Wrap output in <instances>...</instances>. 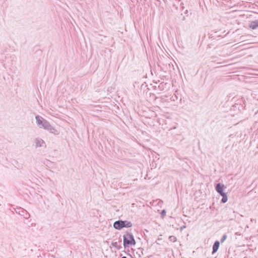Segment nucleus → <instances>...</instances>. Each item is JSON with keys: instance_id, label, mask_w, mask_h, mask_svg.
I'll return each mask as SVG.
<instances>
[{"instance_id": "obj_1", "label": "nucleus", "mask_w": 258, "mask_h": 258, "mask_svg": "<svg viewBox=\"0 0 258 258\" xmlns=\"http://www.w3.org/2000/svg\"><path fill=\"white\" fill-rule=\"evenodd\" d=\"M136 242L133 234L128 231H126L123 235V245L124 249L135 246Z\"/></svg>"}, {"instance_id": "obj_2", "label": "nucleus", "mask_w": 258, "mask_h": 258, "mask_svg": "<svg viewBox=\"0 0 258 258\" xmlns=\"http://www.w3.org/2000/svg\"><path fill=\"white\" fill-rule=\"evenodd\" d=\"M35 119L36 124L39 128H43L49 132L52 125L48 121L39 115L35 116Z\"/></svg>"}, {"instance_id": "obj_3", "label": "nucleus", "mask_w": 258, "mask_h": 258, "mask_svg": "<svg viewBox=\"0 0 258 258\" xmlns=\"http://www.w3.org/2000/svg\"><path fill=\"white\" fill-rule=\"evenodd\" d=\"M113 226L115 229L120 230L123 228H130L133 224L131 221L118 220L114 222Z\"/></svg>"}, {"instance_id": "obj_4", "label": "nucleus", "mask_w": 258, "mask_h": 258, "mask_svg": "<svg viewBox=\"0 0 258 258\" xmlns=\"http://www.w3.org/2000/svg\"><path fill=\"white\" fill-rule=\"evenodd\" d=\"M246 104L245 100L243 98H241L236 101V103L232 105V109L234 111L238 110L242 112L244 109H246Z\"/></svg>"}, {"instance_id": "obj_5", "label": "nucleus", "mask_w": 258, "mask_h": 258, "mask_svg": "<svg viewBox=\"0 0 258 258\" xmlns=\"http://www.w3.org/2000/svg\"><path fill=\"white\" fill-rule=\"evenodd\" d=\"M16 213L22 216L26 219H28L30 216V214L25 209L21 207H17L15 209Z\"/></svg>"}, {"instance_id": "obj_6", "label": "nucleus", "mask_w": 258, "mask_h": 258, "mask_svg": "<svg viewBox=\"0 0 258 258\" xmlns=\"http://www.w3.org/2000/svg\"><path fill=\"white\" fill-rule=\"evenodd\" d=\"M226 188V186L221 183H218L215 184V189L216 191L219 194L222 195L225 194L224 190Z\"/></svg>"}, {"instance_id": "obj_7", "label": "nucleus", "mask_w": 258, "mask_h": 258, "mask_svg": "<svg viewBox=\"0 0 258 258\" xmlns=\"http://www.w3.org/2000/svg\"><path fill=\"white\" fill-rule=\"evenodd\" d=\"M220 246V242L218 240H216L212 246V253L213 254L216 253Z\"/></svg>"}, {"instance_id": "obj_8", "label": "nucleus", "mask_w": 258, "mask_h": 258, "mask_svg": "<svg viewBox=\"0 0 258 258\" xmlns=\"http://www.w3.org/2000/svg\"><path fill=\"white\" fill-rule=\"evenodd\" d=\"M168 86L169 85L167 83L162 82L158 85V89L160 91H162L166 89Z\"/></svg>"}, {"instance_id": "obj_9", "label": "nucleus", "mask_w": 258, "mask_h": 258, "mask_svg": "<svg viewBox=\"0 0 258 258\" xmlns=\"http://www.w3.org/2000/svg\"><path fill=\"white\" fill-rule=\"evenodd\" d=\"M249 27L251 29H256L258 28V19L250 22Z\"/></svg>"}, {"instance_id": "obj_10", "label": "nucleus", "mask_w": 258, "mask_h": 258, "mask_svg": "<svg viewBox=\"0 0 258 258\" xmlns=\"http://www.w3.org/2000/svg\"><path fill=\"white\" fill-rule=\"evenodd\" d=\"M118 242L119 243H121V239H120V238L119 239ZM111 245L113 247H114L115 248H116L118 250H119V249H120L122 248V246H121V244H118V242H117V241H116V242H112L111 243Z\"/></svg>"}, {"instance_id": "obj_11", "label": "nucleus", "mask_w": 258, "mask_h": 258, "mask_svg": "<svg viewBox=\"0 0 258 258\" xmlns=\"http://www.w3.org/2000/svg\"><path fill=\"white\" fill-rule=\"evenodd\" d=\"M43 144H45L44 141L41 139H36V147H42Z\"/></svg>"}, {"instance_id": "obj_12", "label": "nucleus", "mask_w": 258, "mask_h": 258, "mask_svg": "<svg viewBox=\"0 0 258 258\" xmlns=\"http://www.w3.org/2000/svg\"><path fill=\"white\" fill-rule=\"evenodd\" d=\"M49 132L55 135H57L59 134V132L53 126H51Z\"/></svg>"}, {"instance_id": "obj_13", "label": "nucleus", "mask_w": 258, "mask_h": 258, "mask_svg": "<svg viewBox=\"0 0 258 258\" xmlns=\"http://www.w3.org/2000/svg\"><path fill=\"white\" fill-rule=\"evenodd\" d=\"M221 197H222V199L221 200V203H225L227 202L228 201V197H227V194L225 193V194H222V195H220Z\"/></svg>"}, {"instance_id": "obj_14", "label": "nucleus", "mask_w": 258, "mask_h": 258, "mask_svg": "<svg viewBox=\"0 0 258 258\" xmlns=\"http://www.w3.org/2000/svg\"><path fill=\"white\" fill-rule=\"evenodd\" d=\"M168 239H169V241L173 242H175L177 241L176 237L173 235L169 236Z\"/></svg>"}, {"instance_id": "obj_15", "label": "nucleus", "mask_w": 258, "mask_h": 258, "mask_svg": "<svg viewBox=\"0 0 258 258\" xmlns=\"http://www.w3.org/2000/svg\"><path fill=\"white\" fill-rule=\"evenodd\" d=\"M139 249H141V252H137V254L139 255V256L140 257H142V256L144 254V253H143V248H140Z\"/></svg>"}, {"instance_id": "obj_16", "label": "nucleus", "mask_w": 258, "mask_h": 258, "mask_svg": "<svg viewBox=\"0 0 258 258\" xmlns=\"http://www.w3.org/2000/svg\"><path fill=\"white\" fill-rule=\"evenodd\" d=\"M227 236L226 235V234H224L223 235L221 239V242H223L227 238Z\"/></svg>"}, {"instance_id": "obj_17", "label": "nucleus", "mask_w": 258, "mask_h": 258, "mask_svg": "<svg viewBox=\"0 0 258 258\" xmlns=\"http://www.w3.org/2000/svg\"><path fill=\"white\" fill-rule=\"evenodd\" d=\"M126 249H125L124 250H123L122 251L125 252V253H126L127 255H130L131 257H132V258H134L132 257V255L130 253V250L128 248L127 250H125Z\"/></svg>"}, {"instance_id": "obj_18", "label": "nucleus", "mask_w": 258, "mask_h": 258, "mask_svg": "<svg viewBox=\"0 0 258 258\" xmlns=\"http://www.w3.org/2000/svg\"><path fill=\"white\" fill-rule=\"evenodd\" d=\"M166 212L165 210H162L161 212V216L164 217L166 215Z\"/></svg>"}, {"instance_id": "obj_19", "label": "nucleus", "mask_w": 258, "mask_h": 258, "mask_svg": "<svg viewBox=\"0 0 258 258\" xmlns=\"http://www.w3.org/2000/svg\"><path fill=\"white\" fill-rule=\"evenodd\" d=\"M147 87V85L146 84V83H143L141 86V89H144V88H145L146 87Z\"/></svg>"}, {"instance_id": "obj_20", "label": "nucleus", "mask_w": 258, "mask_h": 258, "mask_svg": "<svg viewBox=\"0 0 258 258\" xmlns=\"http://www.w3.org/2000/svg\"><path fill=\"white\" fill-rule=\"evenodd\" d=\"M185 228H186V226H185V225H183V226H181V227H180V231H182V230H183L184 229H185Z\"/></svg>"}, {"instance_id": "obj_21", "label": "nucleus", "mask_w": 258, "mask_h": 258, "mask_svg": "<svg viewBox=\"0 0 258 258\" xmlns=\"http://www.w3.org/2000/svg\"><path fill=\"white\" fill-rule=\"evenodd\" d=\"M180 8H181V9H182V10H183L184 9V7L183 6V3H181L180 4Z\"/></svg>"}, {"instance_id": "obj_22", "label": "nucleus", "mask_w": 258, "mask_h": 258, "mask_svg": "<svg viewBox=\"0 0 258 258\" xmlns=\"http://www.w3.org/2000/svg\"><path fill=\"white\" fill-rule=\"evenodd\" d=\"M168 66H169V68H170L171 67H172L173 70H174V66H173V65L172 64H170V63H168Z\"/></svg>"}, {"instance_id": "obj_23", "label": "nucleus", "mask_w": 258, "mask_h": 258, "mask_svg": "<svg viewBox=\"0 0 258 258\" xmlns=\"http://www.w3.org/2000/svg\"><path fill=\"white\" fill-rule=\"evenodd\" d=\"M188 10H186L185 11V12H184V14H185V15H186V16H187V15H188Z\"/></svg>"}, {"instance_id": "obj_24", "label": "nucleus", "mask_w": 258, "mask_h": 258, "mask_svg": "<svg viewBox=\"0 0 258 258\" xmlns=\"http://www.w3.org/2000/svg\"><path fill=\"white\" fill-rule=\"evenodd\" d=\"M181 20L183 21L185 20V17L184 16L182 17Z\"/></svg>"}, {"instance_id": "obj_25", "label": "nucleus", "mask_w": 258, "mask_h": 258, "mask_svg": "<svg viewBox=\"0 0 258 258\" xmlns=\"http://www.w3.org/2000/svg\"><path fill=\"white\" fill-rule=\"evenodd\" d=\"M153 88H154V89L156 90L157 88H158V86H157L156 85H155L153 86Z\"/></svg>"}, {"instance_id": "obj_26", "label": "nucleus", "mask_w": 258, "mask_h": 258, "mask_svg": "<svg viewBox=\"0 0 258 258\" xmlns=\"http://www.w3.org/2000/svg\"><path fill=\"white\" fill-rule=\"evenodd\" d=\"M161 70L163 71L164 72H166V71H164V69L161 68Z\"/></svg>"}, {"instance_id": "obj_27", "label": "nucleus", "mask_w": 258, "mask_h": 258, "mask_svg": "<svg viewBox=\"0 0 258 258\" xmlns=\"http://www.w3.org/2000/svg\"><path fill=\"white\" fill-rule=\"evenodd\" d=\"M161 239H161V238H160V237H159V236L158 237V239H157V240H161Z\"/></svg>"}, {"instance_id": "obj_28", "label": "nucleus", "mask_w": 258, "mask_h": 258, "mask_svg": "<svg viewBox=\"0 0 258 258\" xmlns=\"http://www.w3.org/2000/svg\"><path fill=\"white\" fill-rule=\"evenodd\" d=\"M121 258H127L125 256H122Z\"/></svg>"}, {"instance_id": "obj_29", "label": "nucleus", "mask_w": 258, "mask_h": 258, "mask_svg": "<svg viewBox=\"0 0 258 258\" xmlns=\"http://www.w3.org/2000/svg\"><path fill=\"white\" fill-rule=\"evenodd\" d=\"M176 2H179L181 0H175Z\"/></svg>"}, {"instance_id": "obj_30", "label": "nucleus", "mask_w": 258, "mask_h": 258, "mask_svg": "<svg viewBox=\"0 0 258 258\" xmlns=\"http://www.w3.org/2000/svg\"><path fill=\"white\" fill-rule=\"evenodd\" d=\"M153 82H154V83L156 84L158 83V82H154V81Z\"/></svg>"}, {"instance_id": "obj_31", "label": "nucleus", "mask_w": 258, "mask_h": 258, "mask_svg": "<svg viewBox=\"0 0 258 258\" xmlns=\"http://www.w3.org/2000/svg\"><path fill=\"white\" fill-rule=\"evenodd\" d=\"M156 243H157V244H160V243H158V242H157V241H156Z\"/></svg>"}, {"instance_id": "obj_32", "label": "nucleus", "mask_w": 258, "mask_h": 258, "mask_svg": "<svg viewBox=\"0 0 258 258\" xmlns=\"http://www.w3.org/2000/svg\"><path fill=\"white\" fill-rule=\"evenodd\" d=\"M164 2H165L166 0H163Z\"/></svg>"}]
</instances>
